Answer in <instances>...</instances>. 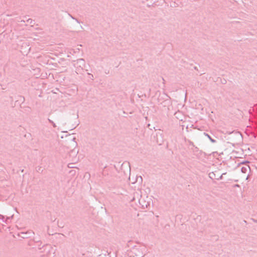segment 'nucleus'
<instances>
[{"mask_svg":"<svg viewBox=\"0 0 257 257\" xmlns=\"http://www.w3.org/2000/svg\"><path fill=\"white\" fill-rule=\"evenodd\" d=\"M207 136H208V137L209 138V139L210 140V141H211L212 142H215V141H214V140H213V139H212L211 138V137H210L209 135H207Z\"/></svg>","mask_w":257,"mask_h":257,"instance_id":"f257e3e1","label":"nucleus"}]
</instances>
